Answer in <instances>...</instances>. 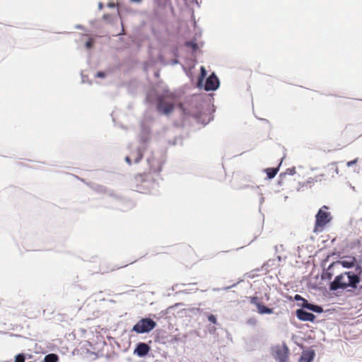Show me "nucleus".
I'll use <instances>...</instances> for the list:
<instances>
[{"label":"nucleus","mask_w":362,"mask_h":362,"mask_svg":"<svg viewBox=\"0 0 362 362\" xmlns=\"http://www.w3.org/2000/svg\"><path fill=\"white\" fill-rule=\"evenodd\" d=\"M267 177L269 179L274 178L279 171L278 168H269L265 170Z\"/></svg>","instance_id":"15"},{"label":"nucleus","mask_w":362,"mask_h":362,"mask_svg":"<svg viewBox=\"0 0 362 362\" xmlns=\"http://www.w3.org/2000/svg\"><path fill=\"white\" fill-rule=\"evenodd\" d=\"M156 326L155 321L151 318H142L134 325L132 331L138 334L148 333Z\"/></svg>","instance_id":"5"},{"label":"nucleus","mask_w":362,"mask_h":362,"mask_svg":"<svg viewBox=\"0 0 362 362\" xmlns=\"http://www.w3.org/2000/svg\"><path fill=\"white\" fill-rule=\"evenodd\" d=\"M248 298L250 303L255 305L256 307L261 303L257 296H250Z\"/></svg>","instance_id":"16"},{"label":"nucleus","mask_w":362,"mask_h":362,"mask_svg":"<svg viewBox=\"0 0 362 362\" xmlns=\"http://www.w3.org/2000/svg\"><path fill=\"white\" fill-rule=\"evenodd\" d=\"M286 173L290 174V175H293V174L296 173V169H295V168H288L286 170Z\"/></svg>","instance_id":"23"},{"label":"nucleus","mask_w":362,"mask_h":362,"mask_svg":"<svg viewBox=\"0 0 362 362\" xmlns=\"http://www.w3.org/2000/svg\"><path fill=\"white\" fill-rule=\"evenodd\" d=\"M185 45L187 47L192 48L194 51H195L197 49V45L194 42H187Z\"/></svg>","instance_id":"18"},{"label":"nucleus","mask_w":362,"mask_h":362,"mask_svg":"<svg viewBox=\"0 0 362 362\" xmlns=\"http://www.w3.org/2000/svg\"><path fill=\"white\" fill-rule=\"evenodd\" d=\"M103 18L105 21H108L111 18V15L110 14H104L103 16Z\"/></svg>","instance_id":"26"},{"label":"nucleus","mask_w":362,"mask_h":362,"mask_svg":"<svg viewBox=\"0 0 362 362\" xmlns=\"http://www.w3.org/2000/svg\"><path fill=\"white\" fill-rule=\"evenodd\" d=\"M329 207L322 206L315 215V223L313 231L315 233L321 232L325 226L332 220V216L328 211Z\"/></svg>","instance_id":"4"},{"label":"nucleus","mask_w":362,"mask_h":362,"mask_svg":"<svg viewBox=\"0 0 362 362\" xmlns=\"http://www.w3.org/2000/svg\"><path fill=\"white\" fill-rule=\"evenodd\" d=\"M148 163L150 165L149 173H139L131 180V187L136 192L146 193L149 191L153 183V179L150 174L151 173H159L161 170V165L158 160L155 158L149 159Z\"/></svg>","instance_id":"2"},{"label":"nucleus","mask_w":362,"mask_h":362,"mask_svg":"<svg viewBox=\"0 0 362 362\" xmlns=\"http://www.w3.org/2000/svg\"><path fill=\"white\" fill-rule=\"evenodd\" d=\"M108 6L109 7H112V8H115V4H109Z\"/></svg>","instance_id":"29"},{"label":"nucleus","mask_w":362,"mask_h":362,"mask_svg":"<svg viewBox=\"0 0 362 362\" xmlns=\"http://www.w3.org/2000/svg\"><path fill=\"white\" fill-rule=\"evenodd\" d=\"M294 299H295L296 300H301V301H302V300H303V298L301 296H300V295H298V294H296V295L294 296Z\"/></svg>","instance_id":"27"},{"label":"nucleus","mask_w":362,"mask_h":362,"mask_svg":"<svg viewBox=\"0 0 362 362\" xmlns=\"http://www.w3.org/2000/svg\"><path fill=\"white\" fill-rule=\"evenodd\" d=\"M201 71H202V77H204L205 75H206V71H205V69L204 67L202 66L201 67Z\"/></svg>","instance_id":"28"},{"label":"nucleus","mask_w":362,"mask_h":362,"mask_svg":"<svg viewBox=\"0 0 362 362\" xmlns=\"http://www.w3.org/2000/svg\"><path fill=\"white\" fill-rule=\"evenodd\" d=\"M93 40L92 39H89L86 43V47L87 49H90L93 47Z\"/></svg>","instance_id":"21"},{"label":"nucleus","mask_w":362,"mask_h":362,"mask_svg":"<svg viewBox=\"0 0 362 362\" xmlns=\"http://www.w3.org/2000/svg\"><path fill=\"white\" fill-rule=\"evenodd\" d=\"M143 157V154L139 148H137L135 151L132 152L131 158L134 160V163L139 162Z\"/></svg>","instance_id":"13"},{"label":"nucleus","mask_w":362,"mask_h":362,"mask_svg":"<svg viewBox=\"0 0 362 362\" xmlns=\"http://www.w3.org/2000/svg\"><path fill=\"white\" fill-rule=\"evenodd\" d=\"M150 346L146 343L140 342L137 344L134 353L139 357H143L148 354Z\"/></svg>","instance_id":"9"},{"label":"nucleus","mask_w":362,"mask_h":362,"mask_svg":"<svg viewBox=\"0 0 362 362\" xmlns=\"http://www.w3.org/2000/svg\"><path fill=\"white\" fill-rule=\"evenodd\" d=\"M208 320L209 322H211L213 324H216V322H217L216 316L212 314H210L209 315H208Z\"/></svg>","instance_id":"20"},{"label":"nucleus","mask_w":362,"mask_h":362,"mask_svg":"<svg viewBox=\"0 0 362 362\" xmlns=\"http://www.w3.org/2000/svg\"><path fill=\"white\" fill-rule=\"evenodd\" d=\"M296 317L301 321L313 322L315 319V315L303 309H298L296 310Z\"/></svg>","instance_id":"8"},{"label":"nucleus","mask_w":362,"mask_h":362,"mask_svg":"<svg viewBox=\"0 0 362 362\" xmlns=\"http://www.w3.org/2000/svg\"><path fill=\"white\" fill-rule=\"evenodd\" d=\"M105 76V74L104 72H102V71H98L97 74H96V77H99V78H103Z\"/></svg>","instance_id":"24"},{"label":"nucleus","mask_w":362,"mask_h":362,"mask_svg":"<svg viewBox=\"0 0 362 362\" xmlns=\"http://www.w3.org/2000/svg\"><path fill=\"white\" fill-rule=\"evenodd\" d=\"M246 323L250 326H256L257 320L255 317H250L247 320Z\"/></svg>","instance_id":"17"},{"label":"nucleus","mask_w":362,"mask_h":362,"mask_svg":"<svg viewBox=\"0 0 362 362\" xmlns=\"http://www.w3.org/2000/svg\"><path fill=\"white\" fill-rule=\"evenodd\" d=\"M315 356L313 351H303L299 362H312Z\"/></svg>","instance_id":"11"},{"label":"nucleus","mask_w":362,"mask_h":362,"mask_svg":"<svg viewBox=\"0 0 362 362\" xmlns=\"http://www.w3.org/2000/svg\"><path fill=\"white\" fill-rule=\"evenodd\" d=\"M219 85L218 78L214 75H211L206 81L205 90H215L218 88Z\"/></svg>","instance_id":"7"},{"label":"nucleus","mask_w":362,"mask_h":362,"mask_svg":"<svg viewBox=\"0 0 362 362\" xmlns=\"http://www.w3.org/2000/svg\"><path fill=\"white\" fill-rule=\"evenodd\" d=\"M339 263L346 269H351L354 268V269H356L357 267H362L361 262L357 261L356 258L354 256H346L341 259L340 261H339Z\"/></svg>","instance_id":"6"},{"label":"nucleus","mask_w":362,"mask_h":362,"mask_svg":"<svg viewBox=\"0 0 362 362\" xmlns=\"http://www.w3.org/2000/svg\"><path fill=\"white\" fill-rule=\"evenodd\" d=\"M358 160V158H356V159H354V160H351V161L347 162V163H346V166H347V167H351V166H352V165H355L356 163H357Z\"/></svg>","instance_id":"22"},{"label":"nucleus","mask_w":362,"mask_h":362,"mask_svg":"<svg viewBox=\"0 0 362 362\" xmlns=\"http://www.w3.org/2000/svg\"><path fill=\"white\" fill-rule=\"evenodd\" d=\"M175 97L173 93H165L156 98V109L163 115H170L175 108Z\"/></svg>","instance_id":"3"},{"label":"nucleus","mask_w":362,"mask_h":362,"mask_svg":"<svg viewBox=\"0 0 362 362\" xmlns=\"http://www.w3.org/2000/svg\"><path fill=\"white\" fill-rule=\"evenodd\" d=\"M59 356L55 354H49L44 358V362H57Z\"/></svg>","instance_id":"14"},{"label":"nucleus","mask_w":362,"mask_h":362,"mask_svg":"<svg viewBox=\"0 0 362 362\" xmlns=\"http://www.w3.org/2000/svg\"><path fill=\"white\" fill-rule=\"evenodd\" d=\"M334 171L336 172L337 174H338L339 169H338V168L337 166H335Z\"/></svg>","instance_id":"30"},{"label":"nucleus","mask_w":362,"mask_h":362,"mask_svg":"<svg viewBox=\"0 0 362 362\" xmlns=\"http://www.w3.org/2000/svg\"><path fill=\"white\" fill-rule=\"evenodd\" d=\"M132 158L130 157V156H127L125 158V160L126 162L129 164V165H131L132 163Z\"/></svg>","instance_id":"25"},{"label":"nucleus","mask_w":362,"mask_h":362,"mask_svg":"<svg viewBox=\"0 0 362 362\" xmlns=\"http://www.w3.org/2000/svg\"><path fill=\"white\" fill-rule=\"evenodd\" d=\"M302 302H303V303H302L301 306L303 308H307L310 310H312V311L317 313H321L323 312V309L322 307L309 303L308 302V300L306 299H305L304 298H303V300H302Z\"/></svg>","instance_id":"10"},{"label":"nucleus","mask_w":362,"mask_h":362,"mask_svg":"<svg viewBox=\"0 0 362 362\" xmlns=\"http://www.w3.org/2000/svg\"><path fill=\"white\" fill-rule=\"evenodd\" d=\"M15 362H25V356L23 354H18L15 358Z\"/></svg>","instance_id":"19"},{"label":"nucleus","mask_w":362,"mask_h":362,"mask_svg":"<svg viewBox=\"0 0 362 362\" xmlns=\"http://www.w3.org/2000/svg\"><path fill=\"white\" fill-rule=\"evenodd\" d=\"M257 312L261 314H272L273 313V310L272 308H267V306L264 305L262 303H260L257 307Z\"/></svg>","instance_id":"12"},{"label":"nucleus","mask_w":362,"mask_h":362,"mask_svg":"<svg viewBox=\"0 0 362 362\" xmlns=\"http://www.w3.org/2000/svg\"><path fill=\"white\" fill-rule=\"evenodd\" d=\"M362 290V267H357L356 269L341 273L335 276L330 283L329 289L337 291L345 290L348 288Z\"/></svg>","instance_id":"1"}]
</instances>
